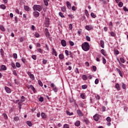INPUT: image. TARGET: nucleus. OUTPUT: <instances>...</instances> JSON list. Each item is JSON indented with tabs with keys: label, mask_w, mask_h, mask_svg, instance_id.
<instances>
[{
	"label": "nucleus",
	"mask_w": 128,
	"mask_h": 128,
	"mask_svg": "<svg viewBox=\"0 0 128 128\" xmlns=\"http://www.w3.org/2000/svg\"><path fill=\"white\" fill-rule=\"evenodd\" d=\"M90 44L88 42H84L82 44V48L84 52H88L90 50Z\"/></svg>",
	"instance_id": "nucleus-1"
},
{
	"label": "nucleus",
	"mask_w": 128,
	"mask_h": 128,
	"mask_svg": "<svg viewBox=\"0 0 128 128\" xmlns=\"http://www.w3.org/2000/svg\"><path fill=\"white\" fill-rule=\"evenodd\" d=\"M42 8V6L40 5L34 4L33 6L34 10H38V12H41Z\"/></svg>",
	"instance_id": "nucleus-2"
},
{
	"label": "nucleus",
	"mask_w": 128,
	"mask_h": 128,
	"mask_svg": "<svg viewBox=\"0 0 128 128\" xmlns=\"http://www.w3.org/2000/svg\"><path fill=\"white\" fill-rule=\"evenodd\" d=\"M50 86H51V88H53V90H54L55 92H58V88H56V86L54 85V83L51 84Z\"/></svg>",
	"instance_id": "nucleus-3"
},
{
	"label": "nucleus",
	"mask_w": 128,
	"mask_h": 128,
	"mask_svg": "<svg viewBox=\"0 0 128 128\" xmlns=\"http://www.w3.org/2000/svg\"><path fill=\"white\" fill-rule=\"evenodd\" d=\"M4 90L6 92H7V94H10V92H12V90H10V88L6 86L4 87Z\"/></svg>",
	"instance_id": "nucleus-4"
},
{
	"label": "nucleus",
	"mask_w": 128,
	"mask_h": 128,
	"mask_svg": "<svg viewBox=\"0 0 128 128\" xmlns=\"http://www.w3.org/2000/svg\"><path fill=\"white\" fill-rule=\"evenodd\" d=\"M94 120L96 122H98V120H100V116L98 114H96L94 116Z\"/></svg>",
	"instance_id": "nucleus-5"
},
{
	"label": "nucleus",
	"mask_w": 128,
	"mask_h": 128,
	"mask_svg": "<svg viewBox=\"0 0 128 128\" xmlns=\"http://www.w3.org/2000/svg\"><path fill=\"white\" fill-rule=\"evenodd\" d=\"M76 112L80 116H84V114H82V112L80 111V110H76Z\"/></svg>",
	"instance_id": "nucleus-6"
},
{
	"label": "nucleus",
	"mask_w": 128,
	"mask_h": 128,
	"mask_svg": "<svg viewBox=\"0 0 128 128\" xmlns=\"http://www.w3.org/2000/svg\"><path fill=\"white\" fill-rule=\"evenodd\" d=\"M33 14L35 18H38V16H40V12L37 11L34 12Z\"/></svg>",
	"instance_id": "nucleus-7"
},
{
	"label": "nucleus",
	"mask_w": 128,
	"mask_h": 128,
	"mask_svg": "<svg viewBox=\"0 0 128 128\" xmlns=\"http://www.w3.org/2000/svg\"><path fill=\"white\" fill-rule=\"evenodd\" d=\"M61 44L62 46H66V42L64 40H61Z\"/></svg>",
	"instance_id": "nucleus-8"
},
{
	"label": "nucleus",
	"mask_w": 128,
	"mask_h": 128,
	"mask_svg": "<svg viewBox=\"0 0 128 128\" xmlns=\"http://www.w3.org/2000/svg\"><path fill=\"white\" fill-rule=\"evenodd\" d=\"M28 74L30 76V78L32 80H34V74H32V73L30 72H28Z\"/></svg>",
	"instance_id": "nucleus-9"
},
{
	"label": "nucleus",
	"mask_w": 128,
	"mask_h": 128,
	"mask_svg": "<svg viewBox=\"0 0 128 128\" xmlns=\"http://www.w3.org/2000/svg\"><path fill=\"white\" fill-rule=\"evenodd\" d=\"M100 44L101 48H104V40H100Z\"/></svg>",
	"instance_id": "nucleus-10"
},
{
	"label": "nucleus",
	"mask_w": 128,
	"mask_h": 128,
	"mask_svg": "<svg viewBox=\"0 0 128 128\" xmlns=\"http://www.w3.org/2000/svg\"><path fill=\"white\" fill-rule=\"evenodd\" d=\"M24 9L25 10H26V12H30V7H28V6H24Z\"/></svg>",
	"instance_id": "nucleus-11"
},
{
	"label": "nucleus",
	"mask_w": 128,
	"mask_h": 128,
	"mask_svg": "<svg viewBox=\"0 0 128 128\" xmlns=\"http://www.w3.org/2000/svg\"><path fill=\"white\" fill-rule=\"evenodd\" d=\"M66 4L67 8H68L69 10H70V8H72V5L70 4V3L69 2H66Z\"/></svg>",
	"instance_id": "nucleus-12"
},
{
	"label": "nucleus",
	"mask_w": 128,
	"mask_h": 128,
	"mask_svg": "<svg viewBox=\"0 0 128 128\" xmlns=\"http://www.w3.org/2000/svg\"><path fill=\"white\" fill-rule=\"evenodd\" d=\"M101 53L102 54H103V56H108V54L106 52V51H104V49H102L101 50Z\"/></svg>",
	"instance_id": "nucleus-13"
},
{
	"label": "nucleus",
	"mask_w": 128,
	"mask_h": 128,
	"mask_svg": "<svg viewBox=\"0 0 128 128\" xmlns=\"http://www.w3.org/2000/svg\"><path fill=\"white\" fill-rule=\"evenodd\" d=\"M74 124L76 126H80V122L78 120L75 122Z\"/></svg>",
	"instance_id": "nucleus-14"
},
{
	"label": "nucleus",
	"mask_w": 128,
	"mask_h": 128,
	"mask_svg": "<svg viewBox=\"0 0 128 128\" xmlns=\"http://www.w3.org/2000/svg\"><path fill=\"white\" fill-rule=\"evenodd\" d=\"M52 54H54L55 56H58V53L56 52V50L54 48H52Z\"/></svg>",
	"instance_id": "nucleus-15"
},
{
	"label": "nucleus",
	"mask_w": 128,
	"mask_h": 128,
	"mask_svg": "<svg viewBox=\"0 0 128 128\" xmlns=\"http://www.w3.org/2000/svg\"><path fill=\"white\" fill-rule=\"evenodd\" d=\"M50 0H44V2L45 4V6H48V1Z\"/></svg>",
	"instance_id": "nucleus-16"
},
{
	"label": "nucleus",
	"mask_w": 128,
	"mask_h": 128,
	"mask_svg": "<svg viewBox=\"0 0 128 128\" xmlns=\"http://www.w3.org/2000/svg\"><path fill=\"white\" fill-rule=\"evenodd\" d=\"M30 88L34 92H36V88L32 85H30Z\"/></svg>",
	"instance_id": "nucleus-17"
},
{
	"label": "nucleus",
	"mask_w": 128,
	"mask_h": 128,
	"mask_svg": "<svg viewBox=\"0 0 128 128\" xmlns=\"http://www.w3.org/2000/svg\"><path fill=\"white\" fill-rule=\"evenodd\" d=\"M115 87H116V90H120V84H116L115 85Z\"/></svg>",
	"instance_id": "nucleus-18"
},
{
	"label": "nucleus",
	"mask_w": 128,
	"mask_h": 128,
	"mask_svg": "<svg viewBox=\"0 0 128 128\" xmlns=\"http://www.w3.org/2000/svg\"><path fill=\"white\" fill-rule=\"evenodd\" d=\"M82 78L83 80H88V77L86 75H82Z\"/></svg>",
	"instance_id": "nucleus-19"
},
{
	"label": "nucleus",
	"mask_w": 128,
	"mask_h": 128,
	"mask_svg": "<svg viewBox=\"0 0 128 128\" xmlns=\"http://www.w3.org/2000/svg\"><path fill=\"white\" fill-rule=\"evenodd\" d=\"M1 68L3 70H6V66L4 65H2Z\"/></svg>",
	"instance_id": "nucleus-20"
},
{
	"label": "nucleus",
	"mask_w": 128,
	"mask_h": 128,
	"mask_svg": "<svg viewBox=\"0 0 128 128\" xmlns=\"http://www.w3.org/2000/svg\"><path fill=\"white\" fill-rule=\"evenodd\" d=\"M37 52H40V54H42V52H44V50L42 48H38Z\"/></svg>",
	"instance_id": "nucleus-21"
},
{
	"label": "nucleus",
	"mask_w": 128,
	"mask_h": 128,
	"mask_svg": "<svg viewBox=\"0 0 128 128\" xmlns=\"http://www.w3.org/2000/svg\"><path fill=\"white\" fill-rule=\"evenodd\" d=\"M122 88H123V90H126V86L124 83H122Z\"/></svg>",
	"instance_id": "nucleus-22"
},
{
	"label": "nucleus",
	"mask_w": 128,
	"mask_h": 128,
	"mask_svg": "<svg viewBox=\"0 0 128 128\" xmlns=\"http://www.w3.org/2000/svg\"><path fill=\"white\" fill-rule=\"evenodd\" d=\"M86 28L87 30H92V27L90 26H86Z\"/></svg>",
	"instance_id": "nucleus-23"
},
{
	"label": "nucleus",
	"mask_w": 128,
	"mask_h": 128,
	"mask_svg": "<svg viewBox=\"0 0 128 128\" xmlns=\"http://www.w3.org/2000/svg\"><path fill=\"white\" fill-rule=\"evenodd\" d=\"M106 120L108 122H112V119L110 118V117L108 116L106 118Z\"/></svg>",
	"instance_id": "nucleus-24"
},
{
	"label": "nucleus",
	"mask_w": 128,
	"mask_h": 128,
	"mask_svg": "<svg viewBox=\"0 0 128 128\" xmlns=\"http://www.w3.org/2000/svg\"><path fill=\"white\" fill-rule=\"evenodd\" d=\"M14 120H15V122H18V120H20V117H18V116L14 117Z\"/></svg>",
	"instance_id": "nucleus-25"
},
{
	"label": "nucleus",
	"mask_w": 128,
	"mask_h": 128,
	"mask_svg": "<svg viewBox=\"0 0 128 128\" xmlns=\"http://www.w3.org/2000/svg\"><path fill=\"white\" fill-rule=\"evenodd\" d=\"M59 58H60V60H63L64 59V54H60L59 55Z\"/></svg>",
	"instance_id": "nucleus-26"
},
{
	"label": "nucleus",
	"mask_w": 128,
	"mask_h": 128,
	"mask_svg": "<svg viewBox=\"0 0 128 128\" xmlns=\"http://www.w3.org/2000/svg\"><path fill=\"white\" fill-rule=\"evenodd\" d=\"M26 100V98H24V96H22L20 102H24Z\"/></svg>",
	"instance_id": "nucleus-27"
},
{
	"label": "nucleus",
	"mask_w": 128,
	"mask_h": 128,
	"mask_svg": "<svg viewBox=\"0 0 128 128\" xmlns=\"http://www.w3.org/2000/svg\"><path fill=\"white\" fill-rule=\"evenodd\" d=\"M26 124L28 126H32V122H30V121H27Z\"/></svg>",
	"instance_id": "nucleus-28"
},
{
	"label": "nucleus",
	"mask_w": 128,
	"mask_h": 128,
	"mask_svg": "<svg viewBox=\"0 0 128 128\" xmlns=\"http://www.w3.org/2000/svg\"><path fill=\"white\" fill-rule=\"evenodd\" d=\"M0 29L1 30H2V32H4L6 30L4 27V26H0Z\"/></svg>",
	"instance_id": "nucleus-29"
},
{
	"label": "nucleus",
	"mask_w": 128,
	"mask_h": 128,
	"mask_svg": "<svg viewBox=\"0 0 128 128\" xmlns=\"http://www.w3.org/2000/svg\"><path fill=\"white\" fill-rule=\"evenodd\" d=\"M66 114H68V116H72L74 114V113L70 112L68 111H66Z\"/></svg>",
	"instance_id": "nucleus-30"
},
{
	"label": "nucleus",
	"mask_w": 128,
	"mask_h": 128,
	"mask_svg": "<svg viewBox=\"0 0 128 128\" xmlns=\"http://www.w3.org/2000/svg\"><path fill=\"white\" fill-rule=\"evenodd\" d=\"M84 122L86 124H90V121L86 118L84 120Z\"/></svg>",
	"instance_id": "nucleus-31"
},
{
	"label": "nucleus",
	"mask_w": 128,
	"mask_h": 128,
	"mask_svg": "<svg viewBox=\"0 0 128 128\" xmlns=\"http://www.w3.org/2000/svg\"><path fill=\"white\" fill-rule=\"evenodd\" d=\"M2 116L4 118H5V120H8V115H6V113H4L2 114Z\"/></svg>",
	"instance_id": "nucleus-32"
},
{
	"label": "nucleus",
	"mask_w": 128,
	"mask_h": 128,
	"mask_svg": "<svg viewBox=\"0 0 128 128\" xmlns=\"http://www.w3.org/2000/svg\"><path fill=\"white\" fill-rule=\"evenodd\" d=\"M61 10L62 12H65L66 10V7L64 6L62 7Z\"/></svg>",
	"instance_id": "nucleus-33"
},
{
	"label": "nucleus",
	"mask_w": 128,
	"mask_h": 128,
	"mask_svg": "<svg viewBox=\"0 0 128 128\" xmlns=\"http://www.w3.org/2000/svg\"><path fill=\"white\" fill-rule=\"evenodd\" d=\"M102 62L104 64H106V58H104V57H102Z\"/></svg>",
	"instance_id": "nucleus-34"
},
{
	"label": "nucleus",
	"mask_w": 128,
	"mask_h": 128,
	"mask_svg": "<svg viewBox=\"0 0 128 128\" xmlns=\"http://www.w3.org/2000/svg\"><path fill=\"white\" fill-rule=\"evenodd\" d=\"M69 44L71 46H74V43L72 41H69Z\"/></svg>",
	"instance_id": "nucleus-35"
},
{
	"label": "nucleus",
	"mask_w": 128,
	"mask_h": 128,
	"mask_svg": "<svg viewBox=\"0 0 128 128\" xmlns=\"http://www.w3.org/2000/svg\"><path fill=\"white\" fill-rule=\"evenodd\" d=\"M82 90H86V88H88V86L87 85H82Z\"/></svg>",
	"instance_id": "nucleus-36"
},
{
	"label": "nucleus",
	"mask_w": 128,
	"mask_h": 128,
	"mask_svg": "<svg viewBox=\"0 0 128 128\" xmlns=\"http://www.w3.org/2000/svg\"><path fill=\"white\" fill-rule=\"evenodd\" d=\"M120 60L121 62H122V64H124V62H126L124 59V58H120Z\"/></svg>",
	"instance_id": "nucleus-37"
},
{
	"label": "nucleus",
	"mask_w": 128,
	"mask_h": 128,
	"mask_svg": "<svg viewBox=\"0 0 128 128\" xmlns=\"http://www.w3.org/2000/svg\"><path fill=\"white\" fill-rule=\"evenodd\" d=\"M118 6L120 8H122L124 6V4L122 2H120Z\"/></svg>",
	"instance_id": "nucleus-38"
},
{
	"label": "nucleus",
	"mask_w": 128,
	"mask_h": 128,
	"mask_svg": "<svg viewBox=\"0 0 128 128\" xmlns=\"http://www.w3.org/2000/svg\"><path fill=\"white\" fill-rule=\"evenodd\" d=\"M59 16H60L61 18H64V14H62V12H59Z\"/></svg>",
	"instance_id": "nucleus-39"
},
{
	"label": "nucleus",
	"mask_w": 128,
	"mask_h": 128,
	"mask_svg": "<svg viewBox=\"0 0 128 128\" xmlns=\"http://www.w3.org/2000/svg\"><path fill=\"white\" fill-rule=\"evenodd\" d=\"M38 84H39L40 86H42L43 84H42V82L41 80H38Z\"/></svg>",
	"instance_id": "nucleus-40"
},
{
	"label": "nucleus",
	"mask_w": 128,
	"mask_h": 128,
	"mask_svg": "<svg viewBox=\"0 0 128 128\" xmlns=\"http://www.w3.org/2000/svg\"><path fill=\"white\" fill-rule=\"evenodd\" d=\"M41 116L42 118H46V114H44V112L42 113Z\"/></svg>",
	"instance_id": "nucleus-41"
},
{
	"label": "nucleus",
	"mask_w": 128,
	"mask_h": 128,
	"mask_svg": "<svg viewBox=\"0 0 128 128\" xmlns=\"http://www.w3.org/2000/svg\"><path fill=\"white\" fill-rule=\"evenodd\" d=\"M46 36L47 38H50V32H46Z\"/></svg>",
	"instance_id": "nucleus-42"
},
{
	"label": "nucleus",
	"mask_w": 128,
	"mask_h": 128,
	"mask_svg": "<svg viewBox=\"0 0 128 128\" xmlns=\"http://www.w3.org/2000/svg\"><path fill=\"white\" fill-rule=\"evenodd\" d=\"M64 128H70V126L68 124H64Z\"/></svg>",
	"instance_id": "nucleus-43"
},
{
	"label": "nucleus",
	"mask_w": 128,
	"mask_h": 128,
	"mask_svg": "<svg viewBox=\"0 0 128 128\" xmlns=\"http://www.w3.org/2000/svg\"><path fill=\"white\" fill-rule=\"evenodd\" d=\"M91 16L94 18H96V14H94V12L91 13Z\"/></svg>",
	"instance_id": "nucleus-44"
},
{
	"label": "nucleus",
	"mask_w": 128,
	"mask_h": 128,
	"mask_svg": "<svg viewBox=\"0 0 128 128\" xmlns=\"http://www.w3.org/2000/svg\"><path fill=\"white\" fill-rule=\"evenodd\" d=\"M110 36H116V33H114V32H110Z\"/></svg>",
	"instance_id": "nucleus-45"
},
{
	"label": "nucleus",
	"mask_w": 128,
	"mask_h": 128,
	"mask_svg": "<svg viewBox=\"0 0 128 128\" xmlns=\"http://www.w3.org/2000/svg\"><path fill=\"white\" fill-rule=\"evenodd\" d=\"M0 8H2V10H6V6H4V4H2L0 6Z\"/></svg>",
	"instance_id": "nucleus-46"
},
{
	"label": "nucleus",
	"mask_w": 128,
	"mask_h": 128,
	"mask_svg": "<svg viewBox=\"0 0 128 128\" xmlns=\"http://www.w3.org/2000/svg\"><path fill=\"white\" fill-rule=\"evenodd\" d=\"M86 40L88 42H90V36H86Z\"/></svg>",
	"instance_id": "nucleus-47"
},
{
	"label": "nucleus",
	"mask_w": 128,
	"mask_h": 128,
	"mask_svg": "<svg viewBox=\"0 0 128 128\" xmlns=\"http://www.w3.org/2000/svg\"><path fill=\"white\" fill-rule=\"evenodd\" d=\"M92 70L94 72H96V66H92Z\"/></svg>",
	"instance_id": "nucleus-48"
},
{
	"label": "nucleus",
	"mask_w": 128,
	"mask_h": 128,
	"mask_svg": "<svg viewBox=\"0 0 128 128\" xmlns=\"http://www.w3.org/2000/svg\"><path fill=\"white\" fill-rule=\"evenodd\" d=\"M16 66L17 68H20V64L18 62H16Z\"/></svg>",
	"instance_id": "nucleus-49"
},
{
	"label": "nucleus",
	"mask_w": 128,
	"mask_h": 128,
	"mask_svg": "<svg viewBox=\"0 0 128 128\" xmlns=\"http://www.w3.org/2000/svg\"><path fill=\"white\" fill-rule=\"evenodd\" d=\"M32 58L34 60H36V55H32Z\"/></svg>",
	"instance_id": "nucleus-50"
},
{
	"label": "nucleus",
	"mask_w": 128,
	"mask_h": 128,
	"mask_svg": "<svg viewBox=\"0 0 128 128\" xmlns=\"http://www.w3.org/2000/svg\"><path fill=\"white\" fill-rule=\"evenodd\" d=\"M80 96H81L83 100H84V98H85L84 94H80Z\"/></svg>",
	"instance_id": "nucleus-51"
},
{
	"label": "nucleus",
	"mask_w": 128,
	"mask_h": 128,
	"mask_svg": "<svg viewBox=\"0 0 128 128\" xmlns=\"http://www.w3.org/2000/svg\"><path fill=\"white\" fill-rule=\"evenodd\" d=\"M42 62H43L44 64H46L48 62V60H44L42 61Z\"/></svg>",
	"instance_id": "nucleus-52"
},
{
	"label": "nucleus",
	"mask_w": 128,
	"mask_h": 128,
	"mask_svg": "<svg viewBox=\"0 0 128 128\" xmlns=\"http://www.w3.org/2000/svg\"><path fill=\"white\" fill-rule=\"evenodd\" d=\"M13 56L14 58H18V54H14Z\"/></svg>",
	"instance_id": "nucleus-53"
},
{
	"label": "nucleus",
	"mask_w": 128,
	"mask_h": 128,
	"mask_svg": "<svg viewBox=\"0 0 128 128\" xmlns=\"http://www.w3.org/2000/svg\"><path fill=\"white\" fill-rule=\"evenodd\" d=\"M70 58H74V56H72V52H70Z\"/></svg>",
	"instance_id": "nucleus-54"
},
{
	"label": "nucleus",
	"mask_w": 128,
	"mask_h": 128,
	"mask_svg": "<svg viewBox=\"0 0 128 128\" xmlns=\"http://www.w3.org/2000/svg\"><path fill=\"white\" fill-rule=\"evenodd\" d=\"M65 54H66V56H68L70 55V54L68 53V50H65Z\"/></svg>",
	"instance_id": "nucleus-55"
},
{
	"label": "nucleus",
	"mask_w": 128,
	"mask_h": 128,
	"mask_svg": "<svg viewBox=\"0 0 128 128\" xmlns=\"http://www.w3.org/2000/svg\"><path fill=\"white\" fill-rule=\"evenodd\" d=\"M123 10L124 12H128V8H126V6H124V8H123Z\"/></svg>",
	"instance_id": "nucleus-56"
},
{
	"label": "nucleus",
	"mask_w": 128,
	"mask_h": 128,
	"mask_svg": "<svg viewBox=\"0 0 128 128\" xmlns=\"http://www.w3.org/2000/svg\"><path fill=\"white\" fill-rule=\"evenodd\" d=\"M94 82L96 84H98V79H96Z\"/></svg>",
	"instance_id": "nucleus-57"
},
{
	"label": "nucleus",
	"mask_w": 128,
	"mask_h": 128,
	"mask_svg": "<svg viewBox=\"0 0 128 128\" xmlns=\"http://www.w3.org/2000/svg\"><path fill=\"white\" fill-rule=\"evenodd\" d=\"M106 107L104 106H103L102 107V112H106Z\"/></svg>",
	"instance_id": "nucleus-58"
},
{
	"label": "nucleus",
	"mask_w": 128,
	"mask_h": 128,
	"mask_svg": "<svg viewBox=\"0 0 128 128\" xmlns=\"http://www.w3.org/2000/svg\"><path fill=\"white\" fill-rule=\"evenodd\" d=\"M96 100H100V97L98 95H96Z\"/></svg>",
	"instance_id": "nucleus-59"
},
{
	"label": "nucleus",
	"mask_w": 128,
	"mask_h": 128,
	"mask_svg": "<svg viewBox=\"0 0 128 128\" xmlns=\"http://www.w3.org/2000/svg\"><path fill=\"white\" fill-rule=\"evenodd\" d=\"M35 36L36 38H39L40 37V34H38V33H36L35 34Z\"/></svg>",
	"instance_id": "nucleus-60"
},
{
	"label": "nucleus",
	"mask_w": 128,
	"mask_h": 128,
	"mask_svg": "<svg viewBox=\"0 0 128 128\" xmlns=\"http://www.w3.org/2000/svg\"><path fill=\"white\" fill-rule=\"evenodd\" d=\"M114 54H120V52H118V50H114Z\"/></svg>",
	"instance_id": "nucleus-61"
},
{
	"label": "nucleus",
	"mask_w": 128,
	"mask_h": 128,
	"mask_svg": "<svg viewBox=\"0 0 128 128\" xmlns=\"http://www.w3.org/2000/svg\"><path fill=\"white\" fill-rule=\"evenodd\" d=\"M69 28H70V30H72V24H70Z\"/></svg>",
	"instance_id": "nucleus-62"
},
{
	"label": "nucleus",
	"mask_w": 128,
	"mask_h": 128,
	"mask_svg": "<svg viewBox=\"0 0 128 128\" xmlns=\"http://www.w3.org/2000/svg\"><path fill=\"white\" fill-rule=\"evenodd\" d=\"M39 100H40V102H42V101L44 100V98L40 97V98H39Z\"/></svg>",
	"instance_id": "nucleus-63"
},
{
	"label": "nucleus",
	"mask_w": 128,
	"mask_h": 128,
	"mask_svg": "<svg viewBox=\"0 0 128 128\" xmlns=\"http://www.w3.org/2000/svg\"><path fill=\"white\" fill-rule=\"evenodd\" d=\"M16 12V14H20V10H18V9H16L15 10Z\"/></svg>",
	"instance_id": "nucleus-64"
}]
</instances>
